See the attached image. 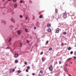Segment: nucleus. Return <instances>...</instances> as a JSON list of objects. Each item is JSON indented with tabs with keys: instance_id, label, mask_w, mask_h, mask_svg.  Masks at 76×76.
Segmentation results:
<instances>
[{
	"instance_id": "obj_44",
	"label": "nucleus",
	"mask_w": 76,
	"mask_h": 76,
	"mask_svg": "<svg viewBox=\"0 0 76 76\" xmlns=\"http://www.w3.org/2000/svg\"><path fill=\"white\" fill-rule=\"evenodd\" d=\"M34 29H36V27H34Z\"/></svg>"
},
{
	"instance_id": "obj_38",
	"label": "nucleus",
	"mask_w": 76,
	"mask_h": 76,
	"mask_svg": "<svg viewBox=\"0 0 76 76\" xmlns=\"http://www.w3.org/2000/svg\"><path fill=\"white\" fill-rule=\"evenodd\" d=\"M15 69H12V72H15Z\"/></svg>"
},
{
	"instance_id": "obj_46",
	"label": "nucleus",
	"mask_w": 76,
	"mask_h": 76,
	"mask_svg": "<svg viewBox=\"0 0 76 76\" xmlns=\"http://www.w3.org/2000/svg\"><path fill=\"white\" fill-rule=\"evenodd\" d=\"M66 66H68V65H67V64H66Z\"/></svg>"
},
{
	"instance_id": "obj_9",
	"label": "nucleus",
	"mask_w": 76,
	"mask_h": 76,
	"mask_svg": "<svg viewBox=\"0 0 76 76\" xmlns=\"http://www.w3.org/2000/svg\"><path fill=\"white\" fill-rule=\"evenodd\" d=\"M11 20L12 22H13V23H15V20H14L13 19H12Z\"/></svg>"
},
{
	"instance_id": "obj_36",
	"label": "nucleus",
	"mask_w": 76,
	"mask_h": 76,
	"mask_svg": "<svg viewBox=\"0 0 76 76\" xmlns=\"http://www.w3.org/2000/svg\"><path fill=\"white\" fill-rule=\"evenodd\" d=\"M74 54L75 56H76V52H74Z\"/></svg>"
},
{
	"instance_id": "obj_49",
	"label": "nucleus",
	"mask_w": 76,
	"mask_h": 76,
	"mask_svg": "<svg viewBox=\"0 0 76 76\" xmlns=\"http://www.w3.org/2000/svg\"><path fill=\"white\" fill-rule=\"evenodd\" d=\"M3 1H4V0H3Z\"/></svg>"
},
{
	"instance_id": "obj_32",
	"label": "nucleus",
	"mask_w": 76,
	"mask_h": 76,
	"mask_svg": "<svg viewBox=\"0 0 76 76\" xmlns=\"http://www.w3.org/2000/svg\"><path fill=\"white\" fill-rule=\"evenodd\" d=\"M26 72H28V69H26Z\"/></svg>"
},
{
	"instance_id": "obj_1",
	"label": "nucleus",
	"mask_w": 76,
	"mask_h": 76,
	"mask_svg": "<svg viewBox=\"0 0 76 76\" xmlns=\"http://www.w3.org/2000/svg\"><path fill=\"white\" fill-rule=\"evenodd\" d=\"M62 17L64 19H66L67 18V13L66 12L63 13Z\"/></svg>"
},
{
	"instance_id": "obj_18",
	"label": "nucleus",
	"mask_w": 76,
	"mask_h": 76,
	"mask_svg": "<svg viewBox=\"0 0 76 76\" xmlns=\"http://www.w3.org/2000/svg\"><path fill=\"white\" fill-rule=\"evenodd\" d=\"M39 18H42V15H40L39 16Z\"/></svg>"
},
{
	"instance_id": "obj_41",
	"label": "nucleus",
	"mask_w": 76,
	"mask_h": 76,
	"mask_svg": "<svg viewBox=\"0 0 76 76\" xmlns=\"http://www.w3.org/2000/svg\"><path fill=\"white\" fill-rule=\"evenodd\" d=\"M74 58H75V59H76V57L74 56L73 57Z\"/></svg>"
},
{
	"instance_id": "obj_25",
	"label": "nucleus",
	"mask_w": 76,
	"mask_h": 76,
	"mask_svg": "<svg viewBox=\"0 0 76 76\" xmlns=\"http://www.w3.org/2000/svg\"><path fill=\"white\" fill-rule=\"evenodd\" d=\"M11 39H12L11 38H10L9 39V42H10L11 41Z\"/></svg>"
},
{
	"instance_id": "obj_12",
	"label": "nucleus",
	"mask_w": 76,
	"mask_h": 76,
	"mask_svg": "<svg viewBox=\"0 0 76 76\" xmlns=\"http://www.w3.org/2000/svg\"><path fill=\"white\" fill-rule=\"evenodd\" d=\"M48 28H50V27H51V24H48Z\"/></svg>"
},
{
	"instance_id": "obj_14",
	"label": "nucleus",
	"mask_w": 76,
	"mask_h": 76,
	"mask_svg": "<svg viewBox=\"0 0 76 76\" xmlns=\"http://www.w3.org/2000/svg\"><path fill=\"white\" fill-rule=\"evenodd\" d=\"M68 50H71V48L70 47H69L68 48Z\"/></svg>"
},
{
	"instance_id": "obj_30",
	"label": "nucleus",
	"mask_w": 76,
	"mask_h": 76,
	"mask_svg": "<svg viewBox=\"0 0 76 76\" xmlns=\"http://www.w3.org/2000/svg\"><path fill=\"white\" fill-rule=\"evenodd\" d=\"M63 34H64V35H66V32H64Z\"/></svg>"
},
{
	"instance_id": "obj_23",
	"label": "nucleus",
	"mask_w": 76,
	"mask_h": 76,
	"mask_svg": "<svg viewBox=\"0 0 76 76\" xmlns=\"http://www.w3.org/2000/svg\"><path fill=\"white\" fill-rule=\"evenodd\" d=\"M26 42H27V43H28V44H29V41H28V40H27Z\"/></svg>"
},
{
	"instance_id": "obj_50",
	"label": "nucleus",
	"mask_w": 76,
	"mask_h": 76,
	"mask_svg": "<svg viewBox=\"0 0 76 76\" xmlns=\"http://www.w3.org/2000/svg\"><path fill=\"white\" fill-rule=\"evenodd\" d=\"M47 26H48V24H47Z\"/></svg>"
},
{
	"instance_id": "obj_17",
	"label": "nucleus",
	"mask_w": 76,
	"mask_h": 76,
	"mask_svg": "<svg viewBox=\"0 0 76 76\" xmlns=\"http://www.w3.org/2000/svg\"><path fill=\"white\" fill-rule=\"evenodd\" d=\"M55 12L56 13L58 12V10H57V9H56L55 10Z\"/></svg>"
},
{
	"instance_id": "obj_27",
	"label": "nucleus",
	"mask_w": 76,
	"mask_h": 76,
	"mask_svg": "<svg viewBox=\"0 0 76 76\" xmlns=\"http://www.w3.org/2000/svg\"><path fill=\"white\" fill-rule=\"evenodd\" d=\"M73 53V51H71L70 53V54H72Z\"/></svg>"
},
{
	"instance_id": "obj_35",
	"label": "nucleus",
	"mask_w": 76,
	"mask_h": 76,
	"mask_svg": "<svg viewBox=\"0 0 76 76\" xmlns=\"http://www.w3.org/2000/svg\"><path fill=\"white\" fill-rule=\"evenodd\" d=\"M42 54H43V52H42L40 53V54H41V55H42Z\"/></svg>"
},
{
	"instance_id": "obj_3",
	"label": "nucleus",
	"mask_w": 76,
	"mask_h": 76,
	"mask_svg": "<svg viewBox=\"0 0 76 76\" xmlns=\"http://www.w3.org/2000/svg\"><path fill=\"white\" fill-rule=\"evenodd\" d=\"M49 69L50 70V71H52L53 70V66L50 65L49 67Z\"/></svg>"
},
{
	"instance_id": "obj_10",
	"label": "nucleus",
	"mask_w": 76,
	"mask_h": 76,
	"mask_svg": "<svg viewBox=\"0 0 76 76\" xmlns=\"http://www.w3.org/2000/svg\"><path fill=\"white\" fill-rule=\"evenodd\" d=\"M17 4H15V5H14V7H17Z\"/></svg>"
},
{
	"instance_id": "obj_5",
	"label": "nucleus",
	"mask_w": 76,
	"mask_h": 76,
	"mask_svg": "<svg viewBox=\"0 0 76 76\" xmlns=\"http://www.w3.org/2000/svg\"><path fill=\"white\" fill-rule=\"evenodd\" d=\"M56 33H58L59 32V28H57L56 31Z\"/></svg>"
},
{
	"instance_id": "obj_43",
	"label": "nucleus",
	"mask_w": 76,
	"mask_h": 76,
	"mask_svg": "<svg viewBox=\"0 0 76 76\" xmlns=\"http://www.w3.org/2000/svg\"><path fill=\"white\" fill-rule=\"evenodd\" d=\"M47 44H48V41H46V45H47Z\"/></svg>"
},
{
	"instance_id": "obj_29",
	"label": "nucleus",
	"mask_w": 76,
	"mask_h": 76,
	"mask_svg": "<svg viewBox=\"0 0 76 76\" xmlns=\"http://www.w3.org/2000/svg\"><path fill=\"white\" fill-rule=\"evenodd\" d=\"M21 72V71L20 70H19L18 71V73H20Z\"/></svg>"
},
{
	"instance_id": "obj_45",
	"label": "nucleus",
	"mask_w": 76,
	"mask_h": 76,
	"mask_svg": "<svg viewBox=\"0 0 76 76\" xmlns=\"http://www.w3.org/2000/svg\"><path fill=\"white\" fill-rule=\"evenodd\" d=\"M59 67L60 66H57L56 68L57 69V68H58V67Z\"/></svg>"
},
{
	"instance_id": "obj_37",
	"label": "nucleus",
	"mask_w": 76,
	"mask_h": 76,
	"mask_svg": "<svg viewBox=\"0 0 76 76\" xmlns=\"http://www.w3.org/2000/svg\"><path fill=\"white\" fill-rule=\"evenodd\" d=\"M24 63L26 64H26H27V62H25Z\"/></svg>"
},
{
	"instance_id": "obj_33",
	"label": "nucleus",
	"mask_w": 76,
	"mask_h": 76,
	"mask_svg": "<svg viewBox=\"0 0 76 76\" xmlns=\"http://www.w3.org/2000/svg\"><path fill=\"white\" fill-rule=\"evenodd\" d=\"M35 73H33V74H32V75H33V76H35Z\"/></svg>"
},
{
	"instance_id": "obj_26",
	"label": "nucleus",
	"mask_w": 76,
	"mask_h": 76,
	"mask_svg": "<svg viewBox=\"0 0 76 76\" xmlns=\"http://www.w3.org/2000/svg\"><path fill=\"white\" fill-rule=\"evenodd\" d=\"M52 50V48H50L49 49V50Z\"/></svg>"
},
{
	"instance_id": "obj_31",
	"label": "nucleus",
	"mask_w": 76,
	"mask_h": 76,
	"mask_svg": "<svg viewBox=\"0 0 76 76\" xmlns=\"http://www.w3.org/2000/svg\"><path fill=\"white\" fill-rule=\"evenodd\" d=\"M59 63L60 64H61V61H60L59 62Z\"/></svg>"
},
{
	"instance_id": "obj_19",
	"label": "nucleus",
	"mask_w": 76,
	"mask_h": 76,
	"mask_svg": "<svg viewBox=\"0 0 76 76\" xmlns=\"http://www.w3.org/2000/svg\"><path fill=\"white\" fill-rule=\"evenodd\" d=\"M6 49H7V50H9L10 49V48L9 47H8L6 48Z\"/></svg>"
},
{
	"instance_id": "obj_52",
	"label": "nucleus",
	"mask_w": 76,
	"mask_h": 76,
	"mask_svg": "<svg viewBox=\"0 0 76 76\" xmlns=\"http://www.w3.org/2000/svg\"><path fill=\"white\" fill-rule=\"evenodd\" d=\"M12 27H13V26H12Z\"/></svg>"
},
{
	"instance_id": "obj_20",
	"label": "nucleus",
	"mask_w": 76,
	"mask_h": 76,
	"mask_svg": "<svg viewBox=\"0 0 76 76\" xmlns=\"http://www.w3.org/2000/svg\"><path fill=\"white\" fill-rule=\"evenodd\" d=\"M42 61H44V57H43L42 58Z\"/></svg>"
},
{
	"instance_id": "obj_39",
	"label": "nucleus",
	"mask_w": 76,
	"mask_h": 76,
	"mask_svg": "<svg viewBox=\"0 0 76 76\" xmlns=\"http://www.w3.org/2000/svg\"><path fill=\"white\" fill-rule=\"evenodd\" d=\"M61 45H64V43H62L61 44Z\"/></svg>"
},
{
	"instance_id": "obj_7",
	"label": "nucleus",
	"mask_w": 76,
	"mask_h": 76,
	"mask_svg": "<svg viewBox=\"0 0 76 76\" xmlns=\"http://www.w3.org/2000/svg\"><path fill=\"white\" fill-rule=\"evenodd\" d=\"M48 31L49 32H51V30L50 29H48Z\"/></svg>"
},
{
	"instance_id": "obj_6",
	"label": "nucleus",
	"mask_w": 76,
	"mask_h": 76,
	"mask_svg": "<svg viewBox=\"0 0 76 76\" xmlns=\"http://www.w3.org/2000/svg\"><path fill=\"white\" fill-rule=\"evenodd\" d=\"M20 32H21V31H20V30H18L17 31V33H18V34H20Z\"/></svg>"
},
{
	"instance_id": "obj_8",
	"label": "nucleus",
	"mask_w": 76,
	"mask_h": 76,
	"mask_svg": "<svg viewBox=\"0 0 76 76\" xmlns=\"http://www.w3.org/2000/svg\"><path fill=\"white\" fill-rule=\"evenodd\" d=\"M64 70L65 71H67V67H66V66L64 67Z\"/></svg>"
},
{
	"instance_id": "obj_48",
	"label": "nucleus",
	"mask_w": 76,
	"mask_h": 76,
	"mask_svg": "<svg viewBox=\"0 0 76 76\" xmlns=\"http://www.w3.org/2000/svg\"><path fill=\"white\" fill-rule=\"evenodd\" d=\"M8 1H10V0H8Z\"/></svg>"
},
{
	"instance_id": "obj_13",
	"label": "nucleus",
	"mask_w": 76,
	"mask_h": 76,
	"mask_svg": "<svg viewBox=\"0 0 76 76\" xmlns=\"http://www.w3.org/2000/svg\"><path fill=\"white\" fill-rule=\"evenodd\" d=\"M22 43L21 42H20V46L22 47Z\"/></svg>"
},
{
	"instance_id": "obj_24",
	"label": "nucleus",
	"mask_w": 76,
	"mask_h": 76,
	"mask_svg": "<svg viewBox=\"0 0 76 76\" xmlns=\"http://www.w3.org/2000/svg\"><path fill=\"white\" fill-rule=\"evenodd\" d=\"M27 69H30V67H29V66H27Z\"/></svg>"
},
{
	"instance_id": "obj_40",
	"label": "nucleus",
	"mask_w": 76,
	"mask_h": 76,
	"mask_svg": "<svg viewBox=\"0 0 76 76\" xmlns=\"http://www.w3.org/2000/svg\"><path fill=\"white\" fill-rule=\"evenodd\" d=\"M20 3H22V1L21 0V1H20Z\"/></svg>"
},
{
	"instance_id": "obj_22",
	"label": "nucleus",
	"mask_w": 76,
	"mask_h": 76,
	"mask_svg": "<svg viewBox=\"0 0 76 76\" xmlns=\"http://www.w3.org/2000/svg\"><path fill=\"white\" fill-rule=\"evenodd\" d=\"M12 1L13 2H16V0H12Z\"/></svg>"
},
{
	"instance_id": "obj_16",
	"label": "nucleus",
	"mask_w": 76,
	"mask_h": 76,
	"mask_svg": "<svg viewBox=\"0 0 76 76\" xmlns=\"http://www.w3.org/2000/svg\"><path fill=\"white\" fill-rule=\"evenodd\" d=\"M15 62V63H18V60H16Z\"/></svg>"
},
{
	"instance_id": "obj_47",
	"label": "nucleus",
	"mask_w": 76,
	"mask_h": 76,
	"mask_svg": "<svg viewBox=\"0 0 76 76\" xmlns=\"http://www.w3.org/2000/svg\"><path fill=\"white\" fill-rule=\"evenodd\" d=\"M73 63V62H70V63H71V64H72V63Z\"/></svg>"
},
{
	"instance_id": "obj_51",
	"label": "nucleus",
	"mask_w": 76,
	"mask_h": 76,
	"mask_svg": "<svg viewBox=\"0 0 76 76\" xmlns=\"http://www.w3.org/2000/svg\"><path fill=\"white\" fill-rule=\"evenodd\" d=\"M17 75H19V73H18V74H17Z\"/></svg>"
},
{
	"instance_id": "obj_11",
	"label": "nucleus",
	"mask_w": 76,
	"mask_h": 76,
	"mask_svg": "<svg viewBox=\"0 0 76 76\" xmlns=\"http://www.w3.org/2000/svg\"><path fill=\"white\" fill-rule=\"evenodd\" d=\"M52 18L53 19H54V18H55V17H54V15H52Z\"/></svg>"
},
{
	"instance_id": "obj_28",
	"label": "nucleus",
	"mask_w": 76,
	"mask_h": 76,
	"mask_svg": "<svg viewBox=\"0 0 76 76\" xmlns=\"http://www.w3.org/2000/svg\"><path fill=\"white\" fill-rule=\"evenodd\" d=\"M55 64H57V61H56L55 62V63H54Z\"/></svg>"
},
{
	"instance_id": "obj_42",
	"label": "nucleus",
	"mask_w": 76,
	"mask_h": 76,
	"mask_svg": "<svg viewBox=\"0 0 76 76\" xmlns=\"http://www.w3.org/2000/svg\"><path fill=\"white\" fill-rule=\"evenodd\" d=\"M26 20L28 19V17H26Z\"/></svg>"
},
{
	"instance_id": "obj_4",
	"label": "nucleus",
	"mask_w": 76,
	"mask_h": 76,
	"mask_svg": "<svg viewBox=\"0 0 76 76\" xmlns=\"http://www.w3.org/2000/svg\"><path fill=\"white\" fill-rule=\"evenodd\" d=\"M18 56H19V55H18V54H15L14 55V57L15 58H17V57H18Z\"/></svg>"
},
{
	"instance_id": "obj_2",
	"label": "nucleus",
	"mask_w": 76,
	"mask_h": 76,
	"mask_svg": "<svg viewBox=\"0 0 76 76\" xmlns=\"http://www.w3.org/2000/svg\"><path fill=\"white\" fill-rule=\"evenodd\" d=\"M43 74V71L41 70L40 71L39 73V76H42Z\"/></svg>"
},
{
	"instance_id": "obj_34",
	"label": "nucleus",
	"mask_w": 76,
	"mask_h": 76,
	"mask_svg": "<svg viewBox=\"0 0 76 76\" xmlns=\"http://www.w3.org/2000/svg\"><path fill=\"white\" fill-rule=\"evenodd\" d=\"M20 17L21 18H23V17L22 16V15H20Z\"/></svg>"
},
{
	"instance_id": "obj_21",
	"label": "nucleus",
	"mask_w": 76,
	"mask_h": 76,
	"mask_svg": "<svg viewBox=\"0 0 76 76\" xmlns=\"http://www.w3.org/2000/svg\"><path fill=\"white\" fill-rule=\"evenodd\" d=\"M25 31H26V32H28V29L26 28L25 29Z\"/></svg>"
},
{
	"instance_id": "obj_15",
	"label": "nucleus",
	"mask_w": 76,
	"mask_h": 76,
	"mask_svg": "<svg viewBox=\"0 0 76 76\" xmlns=\"http://www.w3.org/2000/svg\"><path fill=\"white\" fill-rule=\"evenodd\" d=\"M70 60H71V58H68L67 60V61H70Z\"/></svg>"
}]
</instances>
